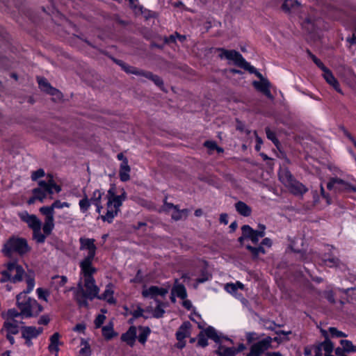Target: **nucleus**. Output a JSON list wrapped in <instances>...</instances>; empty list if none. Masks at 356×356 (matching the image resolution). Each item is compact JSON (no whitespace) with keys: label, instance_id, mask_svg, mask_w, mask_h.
Wrapping results in <instances>:
<instances>
[{"label":"nucleus","instance_id":"obj_1","mask_svg":"<svg viewBox=\"0 0 356 356\" xmlns=\"http://www.w3.org/2000/svg\"><path fill=\"white\" fill-rule=\"evenodd\" d=\"M216 51L219 52V57L221 59L225 58L232 60L237 67L248 72L250 74H254L260 81H253L252 84L255 90L262 92L267 96V79H266L254 66L245 60L243 56L237 51L232 49L228 50L225 48H217Z\"/></svg>","mask_w":356,"mask_h":356},{"label":"nucleus","instance_id":"obj_2","mask_svg":"<svg viewBox=\"0 0 356 356\" xmlns=\"http://www.w3.org/2000/svg\"><path fill=\"white\" fill-rule=\"evenodd\" d=\"M26 282L27 284L26 289L19 293L16 296V305L22 314V318L33 317V298L26 297V294L29 293L35 286V278L30 275H26Z\"/></svg>","mask_w":356,"mask_h":356},{"label":"nucleus","instance_id":"obj_3","mask_svg":"<svg viewBox=\"0 0 356 356\" xmlns=\"http://www.w3.org/2000/svg\"><path fill=\"white\" fill-rule=\"evenodd\" d=\"M84 286L86 290L83 289L81 281L77 284V288L74 291V300L76 302L79 307L88 308L89 303L88 299L92 300L97 296V294L99 292V287L95 284V280L93 278L89 282H87L86 278L84 280Z\"/></svg>","mask_w":356,"mask_h":356},{"label":"nucleus","instance_id":"obj_4","mask_svg":"<svg viewBox=\"0 0 356 356\" xmlns=\"http://www.w3.org/2000/svg\"><path fill=\"white\" fill-rule=\"evenodd\" d=\"M31 250L25 238L11 236L3 245L1 252L6 257H12L13 253L21 257L24 256Z\"/></svg>","mask_w":356,"mask_h":356},{"label":"nucleus","instance_id":"obj_5","mask_svg":"<svg viewBox=\"0 0 356 356\" xmlns=\"http://www.w3.org/2000/svg\"><path fill=\"white\" fill-rule=\"evenodd\" d=\"M279 179L296 196H302L307 192V188L294 179L286 168H280L278 172Z\"/></svg>","mask_w":356,"mask_h":356},{"label":"nucleus","instance_id":"obj_6","mask_svg":"<svg viewBox=\"0 0 356 356\" xmlns=\"http://www.w3.org/2000/svg\"><path fill=\"white\" fill-rule=\"evenodd\" d=\"M327 188L335 193L356 192V186L349 179L337 176L332 177L327 184Z\"/></svg>","mask_w":356,"mask_h":356},{"label":"nucleus","instance_id":"obj_7","mask_svg":"<svg viewBox=\"0 0 356 356\" xmlns=\"http://www.w3.org/2000/svg\"><path fill=\"white\" fill-rule=\"evenodd\" d=\"M204 331L208 338L218 344V348L213 351L214 354L217 356H235L232 347H226L222 345L220 337L213 327L209 325L205 328Z\"/></svg>","mask_w":356,"mask_h":356},{"label":"nucleus","instance_id":"obj_8","mask_svg":"<svg viewBox=\"0 0 356 356\" xmlns=\"http://www.w3.org/2000/svg\"><path fill=\"white\" fill-rule=\"evenodd\" d=\"M337 253V250L334 247L327 245L326 252L321 256V262L329 268L339 267L341 261L338 257Z\"/></svg>","mask_w":356,"mask_h":356},{"label":"nucleus","instance_id":"obj_9","mask_svg":"<svg viewBox=\"0 0 356 356\" xmlns=\"http://www.w3.org/2000/svg\"><path fill=\"white\" fill-rule=\"evenodd\" d=\"M303 246V239L300 237L296 238L290 244L291 250L296 254V258L307 262L312 259V257L307 253Z\"/></svg>","mask_w":356,"mask_h":356},{"label":"nucleus","instance_id":"obj_10","mask_svg":"<svg viewBox=\"0 0 356 356\" xmlns=\"http://www.w3.org/2000/svg\"><path fill=\"white\" fill-rule=\"evenodd\" d=\"M241 229L246 240L251 241L254 245H257L259 238H262V232L256 231V229H252L249 225H244Z\"/></svg>","mask_w":356,"mask_h":356},{"label":"nucleus","instance_id":"obj_11","mask_svg":"<svg viewBox=\"0 0 356 356\" xmlns=\"http://www.w3.org/2000/svg\"><path fill=\"white\" fill-rule=\"evenodd\" d=\"M6 266L7 268L6 270H8L9 273L13 270H16L15 275L12 277L13 283L19 282L23 280V275H24L25 271L23 267L17 264V260L8 262L7 264H6Z\"/></svg>","mask_w":356,"mask_h":356},{"label":"nucleus","instance_id":"obj_12","mask_svg":"<svg viewBox=\"0 0 356 356\" xmlns=\"http://www.w3.org/2000/svg\"><path fill=\"white\" fill-rule=\"evenodd\" d=\"M20 219L27 223L29 227L33 230L41 227L42 222L39 218L34 214H29L27 212L19 214Z\"/></svg>","mask_w":356,"mask_h":356},{"label":"nucleus","instance_id":"obj_13","mask_svg":"<svg viewBox=\"0 0 356 356\" xmlns=\"http://www.w3.org/2000/svg\"><path fill=\"white\" fill-rule=\"evenodd\" d=\"M136 332L137 327L135 325H131L126 332L122 334L121 341L125 342L130 347H133L137 338Z\"/></svg>","mask_w":356,"mask_h":356},{"label":"nucleus","instance_id":"obj_14","mask_svg":"<svg viewBox=\"0 0 356 356\" xmlns=\"http://www.w3.org/2000/svg\"><path fill=\"white\" fill-rule=\"evenodd\" d=\"M79 266L81 268V273L83 275L84 278H86L87 282L92 280L94 278L93 275L97 271V269L92 266V264L80 262Z\"/></svg>","mask_w":356,"mask_h":356},{"label":"nucleus","instance_id":"obj_15","mask_svg":"<svg viewBox=\"0 0 356 356\" xmlns=\"http://www.w3.org/2000/svg\"><path fill=\"white\" fill-rule=\"evenodd\" d=\"M112 60L115 64L119 65L121 67V69L127 74L141 76L143 70H140L136 67L129 65L123 60L118 58H112Z\"/></svg>","mask_w":356,"mask_h":356},{"label":"nucleus","instance_id":"obj_16","mask_svg":"<svg viewBox=\"0 0 356 356\" xmlns=\"http://www.w3.org/2000/svg\"><path fill=\"white\" fill-rule=\"evenodd\" d=\"M282 7L285 12L295 15H299V12L302 9L300 4L296 0H285Z\"/></svg>","mask_w":356,"mask_h":356},{"label":"nucleus","instance_id":"obj_17","mask_svg":"<svg viewBox=\"0 0 356 356\" xmlns=\"http://www.w3.org/2000/svg\"><path fill=\"white\" fill-rule=\"evenodd\" d=\"M265 350H267V338L254 343L250 347L249 356H261Z\"/></svg>","mask_w":356,"mask_h":356},{"label":"nucleus","instance_id":"obj_18","mask_svg":"<svg viewBox=\"0 0 356 356\" xmlns=\"http://www.w3.org/2000/svg\"><path fill=\"white\" fill-rule=\"evenodd\" d=\"M323 76L326 82L332 86L338 92L343 94L339 81L334 76L332 72L327 67L323 70Z\"/></svg>","mask_w":356,"mask_h":356},{"label":"nucleus","instance_id":"obj_19","mask_svg":"<svg viewBox=\"0 0 356 356\" xmlns=\"http://www.w3.org/2000/svg\"><path fill=\"white\" fill-rule=\"evenodd\" d=\"M141 76H144L147 79L152 81L159 89L163 92H167L165 88L164 83L161 77L153 74L149 71L143 70Z\"/></svg>","mask_w":356,"mask_h":356},{"label":"nucleus","instance_id":"obj_20","mask_svg":"<svg viewBox=\"0 0 356 356\" xmlns=\"http://www.w3.org/2000/svg\"><path fill=\"white\" fill-rule=\"evenodd\" d=\"M192 325L189 321L184 322L175 333L176 338L185 339L191 335Z\"/></svg>","mask_w":356,"mask_h":356},{"label":"nucleus","instance_id":"obj_21","mask_svg":"<svg viewBox=\"0 0 356 356\" xmlns=\"http://www.w3.org/2000/svg\"><path fill=\"white\" fill-rule=\"evenodd\" d=\"M95 238H89L86 237H81L79 238L80 250H97V246L95 245Z\"/></svg>","mask_w":356,"mask_h":356},{"label":"nucleus","instance_id":"obj_22","mask_svg":"<svg viewBox=\"0 0 356 356\" xmlns=\"http://www.w3.org/2000/svg\"><path fill=\"white\" fill-rule=\"evenodd\" d=\"M234 207L236 211L242 216L249 217L252 214V208L243 201H238Z\"/></svg>","mask_w":356,"mask_h":356},{"label":"nucleus","instance_id":"obj_23","mask_svg":"<svg viewBox=\"0 0 356 356\" xmlns=\"http://www.w3.org/2000/svg\"><path fill=\"white\" fill-rule=\"evenodd\" d=\"M102 335L104 337L105 340L110 341L113 337L118 336V332L114 331L113 329V323L109 322L106 325L103 326L102 328Z\"/></svg>","mask_w":356,"mask_h":356},{"label":"nucleus","instance_id":"obj_24","mask_svg":"<svg viewBox=\"0 0 356 356\" xmlns=\"http://www.w3.org/2000/svg\"><path fill=\"white\" fill-rule=\"evenodd\" d=\"M60 337V334L58 332H55L50 337V343L48 346V350L50 353H58L59 351L58 346L62 344L59 340Z\"/></svg>","mask_w":356,"mask_h":356},{"label":"nucleus","instance_id":"obj_25","mask_svg":"<svg viewBox=\"0 0 356 356\" xmlns=\"http://www.w3.org/2000/svg\"><path fill=\"white\" fill-rule=\"evenodd\" d=\"M113 291L109 289V285L106 286V289L105 291L102 293L101 295H99V293L97 294V296H95V298H97L99 300H106L108 303L109 304H115L116 300L113 298Z\"/></svg>","mask_w":356,"mask_h":356},{"label":"nucleus","instance_id":"obj_26","mask_svg":"<svg viewBox=\"0 0 356 356\" xmlns=\"http://www.w3.org/2000/svg\"><path fill=\"white\" fill-rule=\"evenodd\" d=\"M171 291L175 293V295L184 300L187 298V291L184 284L178 283V280H175V283Z\"/></svg>","mask_w":356,"mask_h":356},{"label":"nucleus","instance_id":"obj_27","mask_svg":"<svg viewBox=\"0 0 356 356\" xmlns=\"http://www.w3.org/2000/svg\"><path fill=\"white\" fill-rule=\"evenodd\" d=\"M131 171V168L129 165L128 163L122 162L120 166V172L119 176L120 179L122 181H127L130 179L129 172Z\"/></svg>","mask_w":356,"mask_h":356},{"label":"nucleus","instance_id":"obj_28","mask_svg":"<svg viewBox=\"0 0 356 356\" xmlns=\"http://www.w3.org/2000/svg\"><path fill=\"white\" fill-rule=\"evenodd\" d=\"M137 329L139 330L140 333L139 335L137 337L136 339H138L139 343H140L142 345H145V343L147 341V338L149 335L151 333V329L148 326H142L139 325Z\"/></svg>","mask_w":356,"mask_h":356},{"label":"nucleus","instance_id":"obj_29","mask_svg":"<svg viewBox=\"0 0 356 356\" xmlns=\"http://www.w3.org/2000/svg\"><path fill=\"white\" fill-rule=\"evenodd\" d=\"M133 9L140 12V13L141 15H143V16L145 18V19H149L151 18L155 19L159 15L156 12L147 9V8H144L143 6H138V5L134 6Z\"/></svg>","mask_w":356,"mask_h":356},{"label":"nucleus","instance_id":"obj_30","mask_svg":"<svg viewBox=\"0 0 356 356\" xmlns=\"http://www.w3.org/2000/svg\"><path fill=\"white\" fill-rule=\"evenodd\" d=\"M302 28L308 33H313L317 27V22L310 17H306L301 22Z\"/></svg>","mask_w":356,"mask_h":356},{"label":"nucleus","instance_id":"obj_31","mask_svg":"<svg viewBox=\"0 0 356 356\" xmlns=\"http://www.w3.org/2000/svg\"><path fill=\"white\" fill-rule=\"evenodd\" d=\"M245 248L250 252L252 259L258 258L259 254H266V250L262 245H258L257 247H253L250 245H246Z\"/></svg>","mask_w":356,"mask_h":356},{"label":"nucleus","instance_id":"obj_32","mask_svg":"<svg viewBox=\"0 0 356 356\" xmlns=\"http://www.w3.org/2000/svg\"><path fill=\"white\" fill-rule=\"evenodd\" d=\"M159 287L157 286H151L148 289L142 291L143 298H150L155 300L159 296Z\"/></svg>","mask_w":356,"mask_h":356},{"label":"nucleus","instance_id":"obj_33","mask_svg":"<svg viewBox=\"0 0 356 356\" xmlns=\"http://www.w3.org/2000/svg\"><path fill=\"white\" fill-rule=\"evenodd\" d=\"M4 330H6L7 333L12 334H17L19 333V327L17 323L5 321L3 323L2 329L1 330V332L2 333Z\"/></svg>","mask_w":356,"mask_h":356},{"label":"nucleus","instance_id":"obj_34","mask_svg":"<svg viewBox=\"0 0 356 356\" xmlns=\"http://www.w3.org/2000/svg\"><path fill=\"white\" fill-rule=\"evenodd\" d=\"M35 332H36V327H35V326H22L21 327L22 337H28V338H31V339L37 338Z\"/></svg>","mask_w":356,"mask_h":356},{"label":"nucleus","instance_id":"obj_35","mask_svg":"<svg viewBox=\"0 0 356 356\" xmlns=\"http://www.w3.org/2000/svg\"><path fill=\"white\" fill-rule=\"evenodd\" d=\"M289 332H284V331H278L275 332V336L273 337L268 333V347L272 346L273 341L280 343Z\"/></svg>","mask_w":356,"mask_h":356},{"label":"nucleus","instance_id":"obj_36","mask_svg":"<svg viewBox=\"0 0 356 356\" xmlns=\"http://www.w3.org/2000/svg\"><path fill=\"white\" fill-rule=\"evenodd\" d=\"M318 345L325 352V356H334L332 355L334 345L330 339H325L323 342L320 343Z\"/></svg>","mask_w":356,"mask_h":356},{"label":"nucleus","instance_id":"obj_37","mask_svg":"<svg viewBox=\"0 0 356 356\" xmlns=\"http://www.w3.org/2000/svg\"><path fill=\"white\" fill-rule=\"evenodd\" d=\"M118 211L115 209H107V211L105 215H101L97 218H100L104 222H107L108 223H112L113 222L114 218L118 214Z\"/></svg>","mask_w":356,"mask_h":356},{"label":"nucleus","instance_id":"obj_38","mask_svg":"<svg viewBox=\"0 0 356 356\" xmlns=\"http://www.w3.org/2000/svg\"><path fill=\"white\" fill-rule=\"evenodd\" d=\"M155 302L157 303V305L153 312V317L156 318H162L165 314V310L162 308V307L165 306V304L159 299H155Z\"/></svg>","mask_w":356,"mask_h":356},{"label":"nucleus","instance_id":"obj_39","mask_svg":"<svg viewBox=\"0 0 356 356\" xmlns=\"http://www.w3.org/2000/svg\"><path fill=\"white\" fill-rule=\"evenodd\" d=\"M38 83L39 88L47 94L54 88L51 86L47 79L44 77H38Z\"/></svg>","mask_w":356,"mask_h":356},{"label":"nucleus","instance_id":"obj_40","mask_svg":"<svg viewBox=\"0 0 356 356\" xmlns=\"http://www.w3.org/2000/svg\"><path fill=\"white\" fill-rule=\"evenodd\" d=\"M47 236L41 232V227L33 230V238L39 244L44 243Z\"/></svg>","mask_w":356,"mask_h":356},{"label":"nucleus","instance_id":"obj_41","mask_svg":"<svg viewBox=\"0 0 356 356\" xmlns=\"http://www.w3.org/2000/svg\"><path fill=\"white\" fill-rule=\"evenodd\" d=\"M54 228V218L44 219V223L42 226L43 232L45 235H50Z\"/></svg>","mask_w":356,"mask_h":356},{"label":"nucleus","instance_id":"obj_42","mask_svg":"<svg viewBox=\"0 0 356 356\" xmlns=\"http://www.w3.org/2000/svg\"><path fill=\"white\" fill-rule=\"evenodd\" d=\"M197 346L201 348H205L209 345L208 337L205 334V331H200L197 336Z\"/></svg>","mask_w":356,"mask_h":356},{"label":"nucleus","instance_id":"obj_43","mask_svg":"<svg viewBox=\"0 0 356 356\" xmlns=\"http://www.w3.org/2000/svg\"><path fill=\"white\" fill-rule=\"evenodd\" d=\"M212 275L209 273L207 268L206 267L203 268L200 270V275L198 278L196 279V282L197 284L204 283L210 279H211Z\"/></svg>","mask_w":356,"mask_h":356},{"label":"nucleus","instance_id":"obj_44","mask_svg":"<svg viewBox=\"0 0 356 356\" xmlns=\"http://www.w3.org/2000/svg\"><path fill=\"white\" fill-rule=\"evenodd\" d=\"M90 200H89L86 194H84L83 197L80 200L79 204L80 207V210L82 213H86L90 208L91 205Z\"/></svg>","mask_w":356,"mask_h":356},{"label":"nucleus","instance_id":"obj_45","mask_svg":"<svg viewBox=\"0 0 356 356\" xmlns=\"http://www.w3.org/2000/svg\"><path fill=\"white\" fill-rule=\"evenodd\" d=\"M81 345H84L83 348H81L79 352V356H90L91 355V348L90 346L88 341H85L83 339H81Z\"/></svg>","mask_w":356,"mask_h":356},{"label":"nucleus","instance_id":"obj_46","mask_svg":"<svg viewBox=\"0 0 356 356\" xmlns=\"http://www.w3.org/2000/svg\"><path fill=\"white\" fill-rule=\"evenodd\" d=\"M40 212L45 216V219L54 218V211L51 206H44L40 208Z\"/></svg>","mask_w":356,"mask_h":356},{"label":"nucleus","instance_id":"obj_47","mask_svg":"<svg viewBox=\"0 0 356 356\" xmlns=\"http://www.w3.org/2000/svg\"><path fill=\"white\" fill-rule=\"evenodd\" d=\"M341 345L342 346L344 351L350 353L355 352L356 353V346H354L352 341L346 339H342L340 341Z\"/></svg>","mask_w":356,"mask_h":356},{"label":"nucleus","instance_id":"obj_48","mask_svg":"<svg viewBox=\"0 0 356 356\" xmlns=\"http://www.w3.org/2000/svg\"><path fill=\"white\" fill-rule=\"evenodd\" d=\"M104 194V192H102L99 190H95L89 200H90V202L93 204H99V203L102 202L101 200Z\"/></svg>","mask_w":356,"mask_h":356},{"label":"nucleus","instance_id":"obj_49","mask_svg":"<svg viewBox=\"0 0 356 356\" xmlns=\"http://www.w3.org/2000/svg\"><path fill=\"white\" fill-rule=\"evenodd\" d=\"M175 211L172 214V218L176 221L181 220L183 215H184L185 217L188 216V211L186 209L180 210L177 207V209H175Z\"/></svg>","mask_w":356,"mask_h":356},{"label":"nucleus","instance_id":"obj_50","mask_svg":"<svg viewBox=\"0 0 356 356\" xmlns=\"http://www.w3.org/2000/svg\"><path fill=\"white\" fill-rule=\"evenodd\" d=\"M47 94L52 96V100L54 102L60 101L63 97V93L54 87L51 90V91H49Z\"/></svg>","mask_w":356,"mask_h":356},{"label":"nucleus","instance_id":"obj_51","mask_svg":"<svg viewBox=\"0 0 356 356\" xmlns=\"http://www.w3.org/2000/svg\"><path fill=\"white\" fill-rule=\"evenodd\" d=\"M18 316H22V313L20 312H19L15 308L9 309L7 311V318L8 319H12L14 323H17V321H16L15 319V318L18 317Z\"/></svg>","mask_w":356,"mask_h":356},{"label":"nucleus","instance_id":"obj_52","mask_svg":"<svg viewBox=\"0 0 356 356\" xmlns=\"http://www.w3.org/2000/svg\"><path fill=\"white\" fill-rule=\"evenodd\" d=\"M32 194L35 196L38 201L43 202L46 198V194L44 191L40 188H33L32 190Z\"/></svg>","mask_w":356,"mask_h":356},{"label":"nucleus","instance_id":"obj_53","mask_svg":"<svg viewBox=\"0 0 356 356\" xmlns=\"http://www.w3.org/2000/svg\"><path fill=\"white\" fill-rule=\"evenodd\" d=\"M328 330H329L330 335L332 337L340 338V337H346L348 336L346 333L338 330L336 327H329Z\"/></svg>","mask_w":356,"mask_h":356},{"label":"nucleus","instance_id":"obj_54","mask_svg":"<svg viewBox=\"0 0 356 356\" xmlns=\"http://www.w3.org/2000/svg\"><path fill=\"white\" fill-rule=\"evenodd\" d=\"M144 309L140 306H137V309L134 312H129V314L134 316V318H138L139 317H143L145 319L148 318L147 316L143 314Z\"/></svg>","mask_w":356,"mask_h":356},{"label":"nucleus","instance_id":"obj_55","mask_svg":"<svg viewBox=\"0 0 356 356\" xmlns=\"http://www.w3.org/2000/svg\"><path fill=\"white\" fill-rule=\"evenodd\" d=\"M309 56L312 59L314 63L323 71L327 68L324 64L316 56L312 54L309 51H307Z\"/></svg>","mask_w":356,"mask_h":356},{"label":"nucleus","instance_id":"obj_56","mask_svg":"<svg viewBox=\"0 0 356 356\" xmlns=\"http://www.w3.org/2000/svg\"><path fill=\"white\" fill-rule=\"evenodd\" d=\"M96 251L97 250L88 251L87 256L85 257L84 259L83 260H81L80 262H86V263L92 264V261L96 255Z\"/></svg>","mask_w":356,"mask_h":356},{"label":"nucleus","instance_id":"obj_57","mask_svg":"<svg viewBox=\"0 0 356 356\" xmlns=\"http://www.w3.org/2000/svg\"><path fill=\"white\" fill-rule=\"evenodd\" d=\"M45 175L44 170L42 168H39L38 170L33 171L31 175V179L33 181H36L39 178L42 177Z\"/></svg>","mask_w":356,"mask_h":356},{"label":"nucleus","instance_id":"obj_58","mask_svg":"<svg viewBox=\"0 0 356 356\" xmlns=\"http://www.w3.org/2000/svg\"><path fill=\"white\" fill-rule=\"evenodd\" d=\"M2 277L0 278L1 283H5L8 281L12 282V276L8 270H4L1 272Z\"/></svg>","mask_w":356,"mask_h":356},{"label":"nucleus","instance_id":"obj_59","mask_svg":"<svg viewBox=\"0 0 356 356\" xmlns=\"http://www.w3.org/2000/svg\"><path fill=\"white\" fill-rule=\"evenodd\" d=\"M236 129L237 131H239L240 132L243 133V132H246L247 134H249L250 133V131L248 130H246L245 129V124L243 122L241 121L238 118H236Z\"/></svg>","mask_w":356,"mask_h":356},{"label":"nucleus","instance_id":"obj_60","mask_svg":"<svg viewBox=\"0 0 356 356\" xmlns=\"http://www.w3.org/2000/svg\"><path fill=\"white\" fill-rule=\"evenodd\" d=\"M106 319V316L104 314H98L95 319V328H99L102 326L104 321Z\"/></svg>","mask_w":356,"mask_h":356},{"label":"nucleus","instance_id":"obj_61","mask_svg":"<svg viewBox=\"0 0 356 356\" xmlns=\"http://www.w3.org/2000/svg\"><path fill=\"white\" fill-rule=\"evenodd\" d=\"M36 291L38 296V298L44 300V301H47V297L49 294L48 291L44 290L42 288H38Z\"/></svg>","mask_w":356,"mask_h":356},{"label":"nucleus","instance_id":"obj_62","mask_svg":"<svg viewBox=\"0 0 356 356\" xmlns=\"http://www.w3.org/2000/svg\"><path fill=\"white\" fill-rule=\"evenodd\" d=\"M259 339V337L256 332H252L246 334V339L248 344L253 343Z\"/></svg>","mask_w":356,"mask_h":356},{"label":"nucleus","instance_id":"obj_63","mask_svg":"<svg viewBox=\"0 0 356 356\" xmlns=\"http://www.w3.org/2000/svg\"><path fill=\"white\" fill-rule=\"evenodd\" d=\"M33 308L36 307L37 310L33 312V317H36L39 315L40 313H41L44 310V307L38 302V301L33 298Z\"/></svg>","mask_w":356,"mask_h":356},{"label":"nucleus","instance_id":"obj_64","mask_svg":"<svg viewBox=\"0 0 356 356\" xmlns=\"http://www.w3.org/2000/svg\"><path fill=\"white\" fill-rule=\"evenodd\" d=\"M111 200L114 209L120 212V207L122 205L123 202L118 196L111 198Z\"/></svg>","mask_w":356,"mask_h":356}]
</instances>
